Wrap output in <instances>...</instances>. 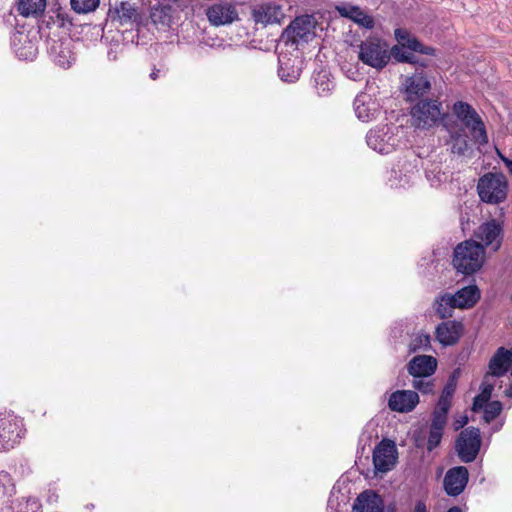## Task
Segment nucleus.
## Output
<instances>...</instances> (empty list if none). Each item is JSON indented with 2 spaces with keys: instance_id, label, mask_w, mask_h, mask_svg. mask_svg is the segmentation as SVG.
Masks as SVG:
<instances>
[{
  "instance_id": "nucleus-1",
  "label": "nucleus",
  "mask_w": 512,
  "mask_h": 512,
  "mask_svg": "<svg viewBox=\"0 0 512 512\" xmlns=\"http://www.w3.org/2000/svg\"><path fill=\"white\" fill-rule=\"evenodd\" d=\"M485 260L484 246L472 240H466L454 249L453 265L457 271L471 275L481 269Z\"/></svg>"
},
{
  "instance_id": "nucleus-2",
  "label": "nucleus",
  "mask_w": 512,
  "mask_h": 512,
  "mask_svg": "<svg viewBox=\"0 0 512 512\" xmlns=\"http://www.w3.org/2000/svg\"><path fill=\"white\" fill-rule=\"evenodd\" d=\"M479 198L488 204H499L506 200L508 182L502 173H486L478 180Z\"/></svg>"
},
{
  "instance_id": "nucleus-3",
  "label": "nucleus",
  "mask_w": 512,
  "mask_h": 512,
  "mask_svg": "<svg viewBox=\"0 0 512 512\" xmlns=\"http://www.w3.org/2000/svg\"><path fill=\"white\" fill-rule=\"evenodd\" d=\"M358 58L364 64L381 70L390 61L389 45L378 37H368L359 45Z\"/></svg>"
},
{
  "instance_id": "nucleus-4",
  "label": "nucleus",
  "mask_w": 512,
  "mask_h": 512,
  "mask_svg": "<svg viewBox=\"0 0 512 512\" xmlns=\"http://www.w3.org/2000/svg\"><path fill=\"white\" fill-rule=\"evenodd\" d=\"M453 113L472 134L475 142L484 145L488 143V136L483 121L476 110L466 102L458 101L453 105Z\"/></svg>"
},
{
  "instance_id": "nucleus-5",
  "label": "nucleus",
  "mask_w": 512,
  "mask_h": 512,
  "mask_svg": "<svg viewBox=\"0 0 512 512\" xmlns=\"http://www.w3.org/2000/svg\"><path fill=\"white\" fill-rule=\"evenodd\" d=\"M441 103L436 100H422L411 109L413 124L419 128H430L443 118Z\"/></svg>"
},
{
  "instance_id": "nucleus-6",
  "label": "nucleus",
  "mask_w": 512,
  "mask_h": 512,
  "mask_svg": "<svg viewBox=\"0 0 512 512\" xmlns=\"http://www.w3.org/2000/svg\"><path fill=\"white\" fill-rule=\"evenodd\" d=\"M398 451L394 441L383 439L373 451V464L376 473H387L397 463Z\"/></svg>"
},
{
  "instance_id": "nucleus-7",
  "label": "nucleus",
  "mask_w": 512,
  "mask_h": 512,
  "mask_svg": "<svg viewBox=\"0 0 512 512\" xmlns=\"http://www.w3.org/2000/svg\"><path fill=\"white\" fill-rule=\"evenodd\" d=\"M209 23L214 27L230 25L239 20L238 10L232 2L217 1L205 11Z\"/></svg>"
},
{
  "instance_id": "nucleus-8",
  "label": "nucleus",
  "mask_w": 512,
  "mask_h": 512,
  "mask_svg": "<svg viewBox=\"0 0 512 512\" xmlns=\"http://www.w3.org/2000/svg\"><path fill=\"white\" fill-rule=\"evenodd\" d=\"M108 17L112 22H117L121 25L136 24L137 27L147 26L148 20L143 17L137 10L134 4L130 2L115 3L110 7Z\"/></svg>"
},
{
  "instance_id": "nucleus-9",
  "label": "nucleus",
  "mask_w": 512,
  "mask_h": 512,
  "mask_svg": "<svg viewBox=\"0 0 512 512\" xmlns=\"http://www.w3.org/2000/svg\"><path fill=\"white\" fill-rule=\"evenodd\" d=\"M480 431L477 428H467L462 431L456 443V449L463 462H472L480 449Z\"/></svg>"
},
{
  "instance_id": "nucleus-10",
  "label": "nucleus",
  "mask_w": 512,
  "mask_h": 512,
  "mask_svg": "<svg viewBox=\"0 0 512 512\" xmlns=\"http://www.w3.org/2000/svg\"><path fill=\"white\" fill-rule=\"evenodd\" d=\"M313 24L308 16L297 17L284 30L282 38L286 44L298 45L300 42H308L314 36Z\"/></svg>"
},
{
  "instance_id": "nucleus-11",
  "label": "nucleus",
  "mask_w": 512,
  "mask_h": 512,
  "mask_svg": "<svg viewBox=\"0 0 512 512\" xmlns=\"http://www.w3.org/2000/svg\"><path fill=\"white\" fill-rule=\"evenodd\" d=\"M179 0H163L150 10L148 23H151L157 30H166L171 22L174 13L180 7Z\"/></svg>"
},
{
  "instance_id": "nucleus-12",
  "label": "nucleus",
  "mask_w": 512,
  "mask_h": 512,
  "mask_svg": "<svg viewBox=\"0 0 512 512\" xmlns=\"http://www.w3.org/2000/svg\"><path fill=\"white\" fill-rule=\"evenodd\" d=\"M366 139L368 146L380 154H388L398 145L392 128L388 126L371 130Z\"/></svg>"
},
{
  "instance_id": "nucleus-13",
  "label": "nucleus",
  "mask_w": 512,
  "mask_h": 512,
  "mask_svg": "<svg viewBox=\"0 0 512 512\" xmlns=\"http://www.w3.org/2000/svg\"><path fill=\"white\" fill-rule=\"evenodd\" d=\"M356 116L363 122L374 120L380 113L378 100L368 92L357 95L354 101Z\"/></svg>"
},
{
  "instance_id": "nucleus-14",
  "label": "nucleus",
  "mask_w": 512,
  "mask_h": 512,
  "mask_svg": "<svg viewBox=\"0 0 512 512\" xmlns=\"http://www.w3.org/2000/svg\"><path fill=\"white\" fill-rule=\"evenodd\" d=\"M419 403L417 392L412 390H397L388 399L390 410L399 413H408L414 410Z\"/></svg>"
},
{
  "instance_id": "nucleus-15",
  "label": "nucleus",
  "mask_w": 512,
  "mask_h": 512,
  "mask_svg": "<svg viewBox=\"0 0 512 512\" xmlns=\"http://www.w3.org/2000/svg\"><path fill=\"white\" fill-rule=\"evenodd\" d=\"M23 424L17 417H8L1 420L0 441L5 448H12L23 436Z\"/></svg>"
},
{
  "instance_id": "nucleus-16",
  "label": "nucleus",
  "mask_w": 512,
  "mask_h": 512,
  "mask_svg": "<svg viewBox=\"0 0 512 512\" xmlns=\"http://www.w3.org/2000/svg\"><path fill=\"white\" fill-rule=\"evenodd\" d=\"M252 17L256 23L269 25L281 23L285 15L280 5L264 3L252 9Z\"/></svg>"
},
{
  "instance_id": "nucleus-17",
  "label": "nucleus",
  "mask_w": 512,
  "mask_h": 512,
  "mask_svg": "<svg viewBox=\"0 0 512 512\" xmlns=\"http://www.w3.org/2000/svg\"><path fill=\"white\" fill-rule=\"evenodd\" d=\"M403 85L406 97L409 101H415L426 94L431 88L430 81L422 72L405 77Z\"/></svg>"
},
{
  "instance_id": "nucleus-18",
  "label": "nucleus",
  "mask_w": 512,
  "mask_h": 512,
  "mask_svg": "<svg viewBox=\"0 0 512 512\" xmlns=\"http://www.w3.org/2000/svg\"><path fill=\"white\" fill-rule=\"evenodd\" d=\"M468 482V470L466 467H454L445 475L444 488L448 495L457 496L465 488Z\"/></svg>"
},
{
  "instance_id": "nucleus-19",
  "label": "nucleus",
  "mask_w": 512,
  "mask_h": 512,
  "mask_svg": "<svg viewBox=\"0 0 512 512\" xmlns=\"http://www.w3.org/2000/svg\"><path fill=\"white\" fill-rule=\"evenodd\" d=\"M437 361L428 355H419L412 358L408 364V372L414 378L428 377L434 373Z\"/></svg>"
},
{
  "instance_id": "nucleus-20",
  "label": "nucleus",
  "mask_w": 512,
  "mask_h": 512,
  "mask_svg": "<svg viewBox=\"0 0 512 512\" xmlns=\"http://www.w3.org/2000/svg\"><path fill=\"white\" fill-rule=\"evenodd\" d=\"M384 506L381 497L374 491L362 492L355 500L353 512H383Z\"/></svg>"
},
{
  "instance_id": "nucleus-21",
  "label": "nucleus",
  "mask_w": 512,
  "mask_h": 512,
  "mask_svg": "<svg viewBox=\"0 0 512 512\" xmlns=\"http://www.w3.org/2000/svg\"><path fill=\"white\" fill-rule=\"evenodd\" d=\"M502 227L495 220H491L482 224L477 232L476 237L480 239L486 246L494 244V250L499 249L501 245Z\"/></svg>"
},
{
  "instance_id": "nucleus-22",
  "label": "nucleus",
  "mask_w": 512,
  "mask_h": 512,
  "mask_svg": "<svg viewBox=\"0 0 512 512\" xmlns=\"http://www.w3.org/2000/svg\"><path fill=\"white\" fill-rule=\"evenodd\" d=\"M336 10L342 17L347 18L364 28L372 29L374 27L375 22L373 17L368 15L359 6L340 5L336 6Z\"/></svg>"
},
{
  "instance_id": "nucleus-23",
  "label": "nucleus",
  "mask_w": 512,
  "mask_h": 512,
  "mask_svg": "<svg viewBox=\"0 0 512 512\" xmlns=\"http://www.w3.org/2000/svg\"><path fill=\"white\" fill-rule=\"evenodd\" d=\"M279 76L283 81L295 82L301 74V61L298 56L287 57L285 54L279 56Z\"/></svg>"
},
{
  "instance_id": "nucleus-24",
  "label": "nucleus",
  "mask_w": 512,
  "mask_h": 512,
  "mask_svg": "<svg viewBox=\"0 0 512 512\" xmlns=\"http://www.w3.org/2000/svg\"><path fill=\"white\" fill-rule=\"evenodd\" d=\"M462 324L457 321H446L436 328V338L443 345H453L460 338Z\"/></svg>"
},
{
  "instance_id": "nucleus-25",
  "label": "nucleus",
  "mask_w": 512,
  "mask_h": 512,
  "mask_svg": "<svg viewBox=\"0 0 512 512\" xmlns=\"http://www.w3.org/2000/svg\"><path fill=\"white\" fill-rule=\"evenodd\" d=\"M511 364L512 352L501 347L491 358L487 375H493L494 378L502 376L507 372Z\"/></svg>"
},
{
  "instance_id": "nucleus-26",
  "label": "nucleus",
  "mask_w": 512,
  "mask_h": 512,
  "mask_svg": "<svg viewBox=\"0 0 512 512\" xmlns=\"http://www.w3.org/2000/svg\"><path fill=\"white\" fill-rule=\"evenodd\" d=\"M480 298V291L477 286L470 285L460 289L451 299L457 308L464 309L472 307Z\"/></svg>"
},
{
  "instance_id": "nucleus-27",
  "label": "nucleus",
  "mask_w": 512,
  "mask_h": 512,
  "mask_svg": "<svg viewBox=\"0 0 512 512\" xmlns=\"http://www.w3.org/2000/svg\"><path fill=\"white\" fill-rule=\"evenodd\" d=\"M395 37L401 46L406 47L411 52H419L426 55H432L434 49L428 46H424L415 37L411 36L410 33L404 29H396Z\"/></svg>"
},
{
  "instance_id": "nucleus-28",
  "label": "nucleus",
  "mask_w": 512,
  "mask_h": 512,
  "mask_svg": "<svg viewBox=\"0 0 512 512\" xmlns=\"http://www.w3.org/2000/svg\"><path fill=\"white\" fill-rule=\"evenodd\" d=\"M51 54L54 62L62 68H68L75 61V56L67 43H60L52 46Z\"/></svg>"
},
{
  "instance_id": "nucleus-29",
  "label": "nucleus",
  "mask_w": 512,
  "mask_h": 512,
  "mask_svg": "<svg viewBox=\"0 0 512 512\" xmlns=\"http://www.w3.org/2000/svg\"><path fill=\"white\" fill-rule=\"evenodd\" d=\"M496 382V378L493 377V375H485L482 385H481V392L479 395H477L473 402V411L477 412L481 410L484 405L489 401L492 390L494 388Z\"/></svg>"
},
{
  "instance_id": "nucleus-30",
  "label": "nucleus",
  "mask_w": 512,
  "mask_h": 512,
  "mask_svg": "<svg viewBox=\"0 0 512 512\" xmlns=\"http://www.w3.org/2000/svg\"><path fill=\"white\" fill-rule=\"evenodd\" d=\"M46 0H19L18 11L24 17L38 16L44 12Z\"/></svg>"
},
{
  "instance_id": "nucleus-31",
  "label": "nucleus",
  "mask_w": 512,
  "mask_h": 512,
  "mask_svg": "<svg viewBox=\"0 0 512 512\" xmlns=\"http://www.w3.org/2000/svg\"><path fill=\"white\" fill-rule=\"evenodd\" d=\"M454 308L457 307L451 299V294L448 293L437 298L434 303L435 312L440 318L451 317Z\"/></svg>"
},
{
  "instance_id": "nucleus-32",
  "label": "nucleus",
  "mask_w": 512,
  "mask_h": 512,
  "mask_svg": "<svg viewBox=\"0 0 512 512\" xmlns=\"http://www.w3.org/2000/svg\"><path fill=\"white\" fill-rule=\"evenodd\" d=\"M449 145L453 154L464 155L468 150L467 135L459 132H451Z\"/></svg>"
},
{
  "instance_id": "nucleus-33",
  "label": "nucleus",
  "mask_w": 512,
  "mask_h": 512,
  "mask_svg": "<svg viewBox=\"0 0 512 512\" xmlns=\"http://www.w3.org/2000/svg\"><path fill=\"white\" fill-rule=\"evenodd\" d=\"M389 52L390 57L392 56L398 62L416 63L413 53L399 43L391 49L389 48Z\"/></svg>"
},
{
  "instance_id": "nucleus-34",
  "label": "nucleus",
  "mask_w": 512,
  "mask_h": 512,
  "mask_svg": "<svg viewBox=\"0 0 512 512\" xmlns=\"http://www.w3.org/2000/svg\"><path fill=\"white\" fill-rule=\"evenodd\" d=\"M100 0H70L71 8L79 14L89 13L99 6Z\"/></svg>"
},
{
  "instance_id": "nucleus-35",
  "label": "nucleus",
  "mask_w": 512,
  "mask_h": 512,
  "mask_svg": "<svg viewBox=\"0 0 512 512\" xmlns=\"http://www.w3.org/2000/svg\"><path fill=\"white\" fill-rule=\"evenodd\" d=\"M315 83L319 94H326L334 87V84L330 80L329 74L326 71H321L316 75Z\"/></svg>"
},
{
  "instance_id": "nucleus-36",
  "label": "nucleus",
  "mask_w": 512,
  "mask_h": 512,
  "mask_svg": "<svg viewBox=\"0 0 512 512\" xmlns=\"http://www.w3.org/2000/svg\"><path fill=\"white\" fill-rule=\"evenodd\" d=\"M430 346V336L428 334L419 333L413 336L410 342V350H427Z\"/></svg>"
},
{
  "instance_id": "nucleus-37",
  "label": "nucleus",
  "mask_w": 512,
  "mask_h": 512,
  "mask_svg": "<svg viewBox=\"0 0 512 512\" xmlns=\"http://www.w3.org/2000/svg\"><path fill=\"white\" fill-rule=\"evenodd\" d=\"M484 420L490 422L494 420L502 410V404L499 401H493L484 405Z\"/></svg>"
},
{
  "instance_id": "nucleus-38",
  "label": "nucleus",
  "mask_w": 512,
  "mask_h": 512,
  "mask_svg": "<svg viewBox=\"0 0 512 512\" xmlns=\"http://www.w3.org/2000/svg\"><path fill=\"white\" fill-rule=\"evenodd\" d=\"M426 377L414 378L412 382L413 388L420 391L423 394H428L433 391V382L425 379Z\"/></svg>"
},
{
  "instance_id": "nucleus-39",
  "label": "nucleus",
  "mask_w": 512,
  "mask_h": 512,
  "mask_svg": "<svg viewBox=\"0 0 512 512\" xmlns=\"http://www.w3.org/2000/svg\"><path fill=\"white\" fill-rule=\"evenodd\" d=\"M16 54L21 59H33L36 56V47L29 41L28 45L23 48L16 49Z\"/></svg>"
},
{
  "instance_id": "nucleus-40",
  "label": "nucleus",
  "mask_w": 512,
  "mask_h": 512,
  "mask_svg": "<svg viewBox=\"0 0 512 512\" xmlns=\"http://www.w3.org/2000/svg\"><path fill=\"white\" fill-rule=\"evenodd\" d=\"M443 430L438 428L430 427V433L428 438V449L432 450L435 448L441 441Z\"/></svg>"
},
{
  "instance_id": "nucleus-41",
  "label": "nucleus",
  "mask_w": 512,
  "mask_h": 512,
  "mask_svg": "<svg viewBox=\"0 0 512 512\" xmlns=\"http://www.w3.org/2000/svg\"><path fill=\"white\" fill-rule=\"evenodd\" d=\"M447 422V415L443 412L434 411L431 427L443 430Z\"/></svg>"
},
{
  "instance_id": "nucleus-42",
  "label": "nucleus",
  "mask_w": 512,
  "mask_h": 512,
  "mask_svg": "<svg viewBox=\"0 0 512 512\" xmlns=\"http://www.w3.org/2000/svg\"><path fill=\"white\" fill-rule=\"evenodd\" d=\"M456 389L454 380H450L444 387L440 398L451 400Z\"/></svg>"
},
{
  "instance_id": "nucleus-43",
  "label": "nucleus",
  "mask_w": 512,
  "mask_h": 512,
  "mask_svg": "<svg viewBox=\"0 0 512 512\" xmlns=\"http://www.w3.org/2000/svg\"><path fill=\"white\" fill-rule=\"evenodd\" d=\"M450 406H451V400L439 398L438 404L434 411L443 412V414L447 415L448 411L450 409Z\"/></svg>"
},
{
  "instance_id": "nucleus-44",
  "label": "nucleus",
  "mask_w": 512,
  "mask_h": 512,
  "mask_svg": "<svg viewBox=\"0 0 512 512\" xmlns=\"http://www.w3.org/2000/svg\"><path fill=\"white\" fill-rule=\"evenodd\" d=\"M468 422V417L467 416H461L459 419H457L454 423V428L455 430H459L460 428H462L464 425H466Z\"/></svg>"
},
{
  "instance_id": "nucleus-45",
  "label": "nucleus",
  "mask_w": 512,
  "mask_h": 512,
  "mask_svg": "<svg viewBox=\"0 0 512 512\" xmlns=\"http://www.w3.org/2000/svg\"><path fill=\"white\" fill-rule=\"evenodd\" d=\"M498 155L501 158V160L505 163L506 167L509 170V173L512 175V159L505 157L499 151H498Z\"/></svg>"
},
{
  "instance_id": "nucleus-46",
  "label": "nucleus",
  "mask_w": 512,
  "mask_h": 512,
  "mask_svg": "<svg viewBox=\"0 0 512 512\" xmlns=\"http://www.w3.org/2000/svg\"><path fill=\"white\" fill-rule=\"evenodd\" d=\"M413 512H427L426 505L423 502H418Z\"/></svg>"
},
{
  "instance_id": "nucleus-47",
  "label": "nucleus",
  "mask_w": 512,
  "mask_h": 512,
  "mask_svg": "<svg viewBox=\"0 0 512 512\" xmlns=\"http://www.w3.org/2000/svg\"><path fill=\"white\" fill-rule=\"evenodd\" d=\"M158 72L159 70H154L151 74H150V77L151 79L155 80L158 76Z\"/></svg>"
},
{
  "instance_id": "nucleus-48",
  "label": "nucleus",
  "mask_w": 512,
  "mask_h": 512,
  "mask_svg": "<svg viewBox=\"0 0 512 512\" xmlns=\"http://www.w3.org/2000/svg\"><path fill=\"white\" fill-rule=\"evenodd\" d=\"M447 512H462L460 508L458 507H452Z\"/></svg>"
}]
</instances>
